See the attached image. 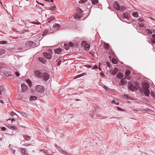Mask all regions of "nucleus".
<instances>
[{
  "mask_svg": "<svg viewBox=\"0 0 155 155\" xmlns=\"http://www.w3.org/2000/svg\"><path fill=\"white\" fill-rule=\"evenodd\" d=\"M142 87L140 89L141 92L143 93L145 96H148L150 94L149 84L147 82L142 83Z\"/></svg>",
  "mask_w": 155,
  "mask_h": 155,
  "instance_id": "obj_1",
  "label": "nucleus"
},
{
  "mask_svg": "<svg viewBox=\"0 0 155 155\" xmlns=\"http://www.w3.org/2000/svg\"><path fill=\"white\" fill-rule=\"evenodd\" d=\"M35 45L36 44L33 41H28L25 43V48L27 50L29 48L35 47Z\"/></svg>",
  "mask_w": 155,
  "mask_h": 155,
  "instance_id": "obj_2",
  "label": "nucleus"
},
{
  "mask_svg": "<svg viewBox=\"0 0 155 155\" xmlns=\"http://www.w3.org/2000/svg\"><path fill=\"white\" fill-rule=\"evenodd\" d=\"M35 89L36 91L40 94L43 93L45 91L44 87L40 85H37L35 87Z\"/></svg>",
  "mask_w": 155,
  "mask_h": 155,
  "instance_id": "obj_3",
  "label": "nucleus"
},
{
  "mask_svg": "<svg viewBox=\"0 0 155 155\" xmlns=\"http://www.w3.org/2000/svg\"><path fill=\"white\" fill-rule=\"evenodd\" d=\"M127 86L129 90L132 91H136L137 90V87L133 85V84L130 82H128Z\"/></svg>",
  "mask_w": 155,
  "mask_h": 155,
  "instance_id": "obj_4",
  "label": "nucleus"
},
{
  "mask_svg": "<svg viewBox=\"0 0 155 155\" xmlns=\"http://www.w3.org/2000/svg\"><path fill=\"white\" fill-rule=\"evenodd\" d=\"M49 78V74L47 72L43 73L42 74V77L41 78H42L45 81H48Z\"/></svg>",
  "mask_w": 155,
  "mask_h": 155,
  "instance_id": "obj_5",
  "label": "nucleus"
},
{
  "mask_svg": "<svg viewBox=\"0 0 155 155\" xmlns=\"http://www.w3.org/2000/svg\"><path fill=\"white\" fill-rule=\"evenodd\" d=\"M34 74L38 78H41L42 77V74L38 70H35Z\"/></svg>",
  "mask_w": 155,
  "mask_h": 155,
  "instance_id": "obj_6",
  "label": "nucleus"
},
{
  "mask_svg": "<svg viewBox=\"0 0 155 155\" xmlns=\"http://www.w3.org/2000/svg\"><path fill=\"white\" fill-rule=\"evenodd\" d=\"M61 28V25L58 24H55L53 26V29L55 31H57L60 29Z\"/></svg>",
  "mask_w": 155,
  "mask_h": 155,
  "instance_id": "obj_7",
  "label": "nucleus"
},
{
  "mask_svg": "<svg viewBox=\"0 0 155 155\" xmlns=\"http://www.w3.org/2000/svg\"><path fill=\"white\" fill-rule=\"evenodd\" d=\"M82 44H83V45L84 44H85V45L84 46V49L85 50L87 51L89 49V48H90V45L89 44H87V42L85 41H83L82 42Z\"/></svg>",
  "mask_w": 155,
  "mask_h": 155,
  "instance_id": "obj_8",
  "label": "nucleus"
},
{
  "mask_svg": "<svg viewBox=\"0 0 155 155\" xmlns=\"http://www.w3.org/2000/svg\"><path fill=\"white\" fill-rule=\"evenodd\" d=\"M127 81L125 78H123L120 80V82L119 83V84L121 86H123L124 84H127Z\"/></svg>",
  "mask_w": 155,
  "mask_h": 155,
  "instance_id": "obj_9",
  "label": "nucleus"
},
{
  "mask_svg": "<svg viewBox=\"0 0 155 155\" xmlns=\"http://www.w3.org/2000/svg\"><path fill=\"white\" fill-rule=\"evenodd\" d=\"M81 12H78L76 13L75 15V16L74 17L77 18L79 19H80L81 18L82 16L81 13L83 12V11L81 9H80Z\"/></svg>",
  "mask_w": 155,
  "mask_h": 155,
  "instance_id": "obj_10",
  "label": "nucleus"
},
{
  "mask_svg": "<svg viewBox=\"0 0 155 155\" xmlns=\"http://www.w3.org/2000/svg\"><path fill=\"white\" fill-rule=\"evenodd\" d=\"M44 56L47 59H50L51 58V55L49 53L47 52H44L43 53Z\"/></svg>",
  "mask_w": 155,
  "mask_h": 155,
  "instance_id": "obj_11",
  "label": "nucleus"
},
{
  "mask_svg": "<svg viewBox=\"0 0 155 155\" xmlns=\"http://www.w3.org/2000/svg\"><path fill=\"white\" fill-rule=\"evenodd\" d=\"M114 8L117 10H120V5L117 2H115L114 3Z\"/></svg>",
  "mask_w": 155,
  "mask_h": 155,
  "instance_id": "obj_12",
  "label": "nucleus"
},
{
  "mask_svg": "<svg viewBox=\"0 0 155 155\" xmlns=\"http://www.w3.org/2000/svg\"><path fill=\"white\" fill-rule=\"evenodd\" d=\"M21 88L23 91L25 92L27 90L28 86H27L25 85L24 84H21Z\"/></svg>",
  "mask_w": 155,
  "mask_h": 155,
  "instance_id": "obj_13",
  "label": "nucleus"
},
{
  "mask_svg": "<svg viewBox=\"0 0 155 155\" xmlns=\"http://www.w3.org/2000/svg\"><path fill=\"white\" fill-rule=\"evenodd\" d=\"M60 152L62 154H64L66 155H71V154L63 150H60Z\"/></svg>",
  "mask_w": 155,
  "mask_h": 155,
  "instance_id": "obj_14",
  "label": "nucleus"
},
{
  "mask_svg": "<svg viewBox=\"0 0 155 155\" xmlns=\"http://www.w3.org/2000/svg\"><path fill=\"white\" fill-rule=\"evenodd\" d=\"M62 51V50L60 48L56 49L54 50L55 53L58 54H59Z\"/></svg>",
  "mask_w": 155,
  "mask_h": 155,
  "instance_id": "obj_15",
  "label": "nucleus"
},
{
  "mask_svg": "<svg viewBox=\"0 0 155 155\" xmlns=\"http://www.w3.org/2000/svg\"><path fill=\"white\" fill-rule=\"evenodd\" d=\"M58 119L59 120L61 121V123H63L65 121H64V117L62 115H61L60 116Z\"/></svg>",
  "mask_w": 155,
  "mask_h": 155,
  "instance_id": "obj_16",
  "label": "nucleus"
},
{
  "mask_svg": "<svg viewBox=\"0 0 155 155\" xmlns=\"http://www.w3.org/2000/svg\"><path fill=\"white\" fill-rule=\"evenodd\" d=\"M38 59L39 61L41 62L42 63L45 64V60L44 58L39 57Z\"/></svg>",
  "mask_w": 155,
  "mask_h": 155,
  "instance_id": "obj_17",
  "label": "nucleus"
},
{
  "mask_svg": "<svg viewBox=\"0 0 155 155\" xmlns=\"http://www.w3.org/2000/svg\"><path fill=\"white\" fill-rule=\"evenodd\" d=\"M123 76V74L121 73L120 72L118 73L116 75L117 77L119 79H120L121 78H122Z\"/></svg>",
  "mask_w": 155,
  "mask_h": 155,
  "instance_id": "obj_18",
  "label": "nucleus"
},
{
  "mask_svg": "<svg viewBox=\"0 0 155 155\" xmlns=\"http://www.w3.org/2000/svg\"><path fill=\"white\" fill-rule=\"evenodd\" d=\"M51 33L48 30H45L42 33V35L43 36H45Z\"/></svg>",
  "mask_w": 155,
  "mask_h": 155,
  "instance_id": "obj_19",
  "label": "nucleus"
},
{
  "mask_svg": "<svg viewBox=\"0 0 155 155\" xmlns=\"http://www.w3.org/2000/svg\"><path fill=\"white\" fill-rule=\"evenodd\" d=\"M118 71V70L117 68H114V69H113V71L111 73L112 75H115L117 72Z\"/></svg>",
  "mask_w": 155,
  "mask_h": 155,
  "instance_id": "obj_20",
  "label": "nucleus"
},
{
  "mask_svg": "<svg viewBox=\"0 0 155 155\" xmlns=\"http://www.w3.org/2000/svg\"><path fill=\"white\" fill-rule=\"evenodd\" d=\"M123 16L125 18L128 19H129V18L128 14L126 12H124L123 13Z\"/></svg>",
  "mask_w": 155,
  "mask_h": 155,
  "instance_id": "obj_21",
  "label": "nucleus"
},
{
  "mask_svg": "<svg viewBox=\"0 0 155 155\" xmlns=\"http://www.w3.org/2000/svg\"><path fill=\"white\" fill-rule=\"evenodd\" d=\"M11 72H8L7 71H5L3 73L4 75L8 77L10 75H11Z\"/></svg>",
  "mask_w": 155,
  "mask_h": 155,
  "instance_id": "obj_22",
  "label": "nucleus"
},
{
  "mask_svg": "<svg viewBox=\"0 0 155 155\" xmlns=\"http://www.w3.org/2000/svg\"><path fill=\"white\" fill-rule=\"evenodd\" d=\"M37 97L35 96H31L30 97V101L35 100L37 99Z\"/></svg>",
  "mask_w": 155,
  "mask_h": 155,
  "instance_id": "obj_23",
  "label": "nucleus"
},
{
  "mask_svg": "<svg viewBox=\"0 0 155 155\" xmlns=\"http://www.w3.org/2000/svg\"><path fill=\"white\" fill-rule=\"evenodd\" d=\"M26 82L28 84L30 87H31L32 86V83L30 80L29 79H27L26 80Z\"/></svg>",
  "mask_w": 155,
  "mask_h": 155,
  "instance_id": "obj_24",
  "label": "nucleus"
},
{
  "mask_svg": "<svg viewBox=\"0 0 155 155\" xmlns=\"http://www.w3.org/2000/svg\"><path fill=\"white\" fill-rule=\"evenodd\" d=\"M64 48L67 50H68L69 48V45L68 44L65 43L64 45Z\"/></svg>",
  "mask_w": 155,
  "mask_h": 155,
  "instance_id": "obj_25",
  "label": "nucleus"
},
{
  "mask_svg": "<svg viewBox=\"0 0 155 155\" xmlns=\"http://www.w3.org/2000/svg\"><path fill=\"white\" fill-rule=\"evenodd\" d=\"M132 15L135 18H137L138 17V13L137 12H134L132 13Z\"/></svg>",
  "mask_w": 155,
  "mask_h": 155,
  "instance_id": "obj_26",
  "label": "nucleus"
},
{
  "mask_svg": "<svg viewBox=\"0 0 155 155\" xmlns=\"http://www.w3.org/2000/svg\"><path fill=\"white\" fill-rule=\"evenodd\" d=\"M21 153L22 155H26L27 154L26 153V151L25 149H23L21 150Z\"/></svg>",
  "mask_w": 155,
  "mask_h": 155,
  "instance_id": "obj_27",
  "label": "nucleus"
},
{
  "mask_svg": "<svg viewBox=\"0 0 155 155\" xmlns=\"http://www.w3.org/2000/svg\"><path fill=\"white\" fill-rule=\"evenodd\" d=\"M152 37L154 38L153 39H151V42L155 44V34L152 35Z\"/></svg>",
  "mask_w": 155,
  "mask_h": 155,
  "instance_id": "obj_28",
  "label": "nucleus"
},
{
  "mask_svg": "<svg viewBox=\"0 0 155 155\" xmlns=\"http://www.w3.org/2000/svg\"><path fill=\"white\" fill-rule=\"evenodd\" d=\"M19 113L20 114H21L24 117H26L27 116V114L25 112H20Z\"/></svg>",
  "mask_w": 155,
  "mask_h": 155,
  "instance_id": "obj_29",
  "label": "nucleus"
},
{
  "mask_svg": "<svg viewBox=\"0 0 155 155\" xmlns=\"http://www.w3.org/2000/svg\"><path fill=\"white\" fill-rule=\"evenodd\" d=\"M39 151L42 152L44 153L46 155H49V154H48V151L46 150H39Z\"/></svg>",
  "mask_w": 155,
  "mask_h": 155,
  "instance_id": "obj_30",
  "label": "nucleus"
},
{
  "mask_svg": "<svg viewBox=\"0 0 155 155\" xmlns=\"http://www.w3.org/2000/svg\"><path fill=\"white\" fill-rule=\"evenodd\" d=\"M91 2L93 4L95 5L98 3L99 1L98 0H91Z\"/></svg>",
  "mask_w": 155,
  "mask_h": 155,
  "instance_id": "obj_31",
  "label": "nucleus"
},
{
  "mask_svg": "<svg viewBox=\"0 0 155 155\" xmlns=\"http://www.w3.org/2000/svg\"><path fill=\"white\" fill-rule=\"evenodd\" d=\"M5 53V50L3 49H0V55H1Z\"/></svg>",
  "mask_w": 155,
  "mask_h": 155,
  "instance_id": "obj_32",
  "label": "nucleus"
},
{
  "mask_svg": "<svg viewBox=\"0 0 155 155\" xmlns=\"http://www.w3.org/2000/svg\"><path fill=\"white\" fill-rule=\"evenodd\" d=\"M125 74L126 75L128 76H129L130 74V71L128 70H127L125 71Z\"/></svg>",
  "mask_w": 155,
  "mask_h": 155,
  "instance_id": "obj_33",
  "label": "nucleus"
},
{
  "mask_svg": "<svg viewBox=\"0 0 155 155\" xmlns=\"http://www.w3.org/2000/svg\"><path fill=\"white\" fill-rule=\"evenodd\" d=\"M25 139L27 140H29L30 139V137L27 135H25L24 136Z\"/></svg>",
  "mask_w": 155,
  "mask_h": 155,
  "instance_id": "obj_34",
  "label": "nucleus"
},
{
  "mask_svg": "<svg viewBox=\"0 0 155 155\" xmlns=\"http://www.w3.org/2000/svg\"><path fill=\"white\" fill-rule=\"evenodd\" d=\"M104 47L105 49L107 50L108 49L109 47L108 44L107 43L104 44Z\"/></svg>",
  "mask_w": 155,
  "mask_h": 155,
  "instance_id": "obj_35",
  "label": "nucleus"
},
{
  "mask_svg": "<svg viewBox=\"0 0 155 155\" xmlns=\"http://www.w3.org/2000/svg\"><path fill=\"white\" fill-rule=\"evenodd\" d=\"M112 63L114 64H116L117 63V60L113 58L112 60Z\"/></svg>",
  "mask_w": 155,
  "mask_h": 155,
  "instance_id": "obj_36",
  "label": "nucleus"
},
{
  "mask_svg": "<svg viewBox=\"0 0 155 155\" xmlns=\"http://www.w3.org/2000/svg\"><path fill=\"white\" fill-rule=\"evenodd\" d=\"M87 0H80L79 1V4H83L86 2Z\"/></svg>",
  "mask_w": 155,
  "mask_h": 155,
  "instance_id": "obj_37",
  "label": "nucleus"
},
{
  "mask_svg": "<svg viewBox=\"0 0 155 155\" xmlns=\"http://www.w3.org/2000/svg\"><path fill=\"white\" fill-rule=\"evenodd\" d=\"M112 103H115L116 104L118 105H119V103L118 101H115L114 100H113L112 101Z\"/></svg>",
  "mask_w": 155,
  "mask_h": 155,
  "instance_id": "obj_38",
  "label": "nucleus"
},
{
  "mask_svg": "<svg viewBox=\"0 0 155 155\" xmlns=\"http://www.w3.org/2000/svg\"><path fill=\"white\" fill-rule=\"evenodd\" d=\"M5 90V88L3 86H0V91L3 92Z\"/></svg>",
  "mask_w": 155,
  "mask_h": 155,
  "instance_id": "obj_39",
  "label": "nucleus"
},
{
  "mask_svg": "<svg viewBox=\"0 0 155 155\" xmlns=\"http://www.w3.org/2000/svg\"><path fill=\"white\" fill-rule=\"evenodd\" d=\"M83 75V74H79L77 75L74 78H79Z\"/></svg>",
  "mask_w": 155,
  "mask_h": 155,
  "instance_id": "obj_40",
  "label": "nucleus"
},
{
  "mask_svg": "<svg viewBox=\"0 0 155 155\" xmlns=\"http://www.w3.org/2000/svg\"><path fill=\"white\" fill-rule=\"evenodd\" d=\"M69 47L70 46V47H73L74 46V44L73 43L71 42H70L69 43Z\"/></svg>",
  "mask_w": 155,
  "mask_h": 155,
  "instance_id": "obj_41",
  "label": "nucleus"
},
{
  "mask_svg": "<svg viewBox=\"0 0 155 155\" xmlns=\"http://www.w3.org/2000/svg\"><path fill=\"white\" fill-rule=\"evenodd\" d=\"M10 114L13 116H14V115H15L16 116H17V115L15 113L13 112H11L10 113Z\"/></svg>",
  "mask_w": 155,
  "mask_h": 155,
  "instance_id": "obj_42",
  "label": "nucleus"
},
{
  "mask_svg": "<svg viewBox=\"0 0 155 155\" xmlns=\"http://www.w3.org/2000/svg\"><path fill=\"white\" fill-rule=\"evenodd\" d=\"M55 18L54 17H51L48 20V21L49 22H50L52 20H54Z\"/></svg>",
  "mask_w": 155,
  "mask_h": 155,
  "instance_id": "obj_43",
  "label": "nucleus"
},
{
  "mask_svg": "<svg viewBox=\"0 0 155 155\" xmlns=\"http://www.w3.org/2000/svg\"><path fill=\"white\" fill-rule=\"evenodd\" d=\"M55 8H56L55 6H52L51 8L49 7V9L51 10H54L55 9Z\"/></svg>",
  "mask_w": 155,
  "mask_h": 155,
  "instance_id": "obj_44",
  "label": "nucleus"
},
{
  "mask_svg": "<svg viewBox=\"0 0 155 155\" xmlns=\"http://www.w3.org/2000/svg\"><path fill=\"white\" fill-rule=\"evenodd\" d=\"M6 42L7 41H0V43L2 44H5Z\"/></svg>",
  "mask_w": 155,
  "mask_h": 155,
  "instance_id": "obj_45",
  "label": "nucleus"
},
{
  "mask_svg": "<svg viewBox=\"0 0 155 155\" xmlns=\"http://www.w3.org/2000/svg\"><path fill=\"white\" fill-rule=\"evenodd\" d=\"M150 94L152 97H154L155 96L154 92L153 91H151V92Z\"/></svg>",
  "mask_w": 155,
  "mask_h": 155,
  "instance_id": "obj_46",
  "label": "nucleus"
},
{
  "mask_svg": "<svg viewBox=\"0 0 155 155\" xmlns=\"http://www.w3.org/2000/svg\"><path fill=\"white\" fill-rule=\"evenodd\" d=\"M18 49L19 50H26V49L25 48V47H24L23 48L18 47Z\"/></svg>",
  "mask_w": 155,
  "mask_h": 155,
  "instance_id": "obj_47",
  "label": "nucleus"
},
{
  "mask_svg": "<svg viewBox=\"0 0 155 155\" xmlns=\"http://www.w3.org/2000/svg\"><path fill=\"white\" fill-rule=\"evenodd\" d=\"M9 127L13 129H15L16 128V127L15 126H10Z\"/></svg>",
  "mask_w": 155,
  "mask_h": 155,
  "instance_id": "obj_48",
  "label": "nucleus"
},
{
  "mask_svg": "<svg viewBox=\"0 0 155 155\" xmlns=\"http://www.w3.org/2000/svg\"><path fill=\"white\" fill-rule=\"evenodd\" d=\"M136 87H138L139 86V84L138 82H136L135 84Z\"/></svg>",
  "mask_w": 155,
  "mask_h": 155,
  "instance_id": "obj_49",
  "label": "nucleus"
},
{
  "mask_svg": "<svg viewBox=\"0 0 155 155\" xmlns=\"http://www.w3.org/2000/svg\"><path fill=\"white\" fill-rule=\"evenodd\" d=\"M15 74H16V75L17 76H18V77L19 76V75H20V74L19 73V72H17V71L15 72Z\"/></svg>",
  "mask_w": 155,
  "mask_h": 155,
  "instance_id": "obj_50",
  "label": "nucleus"
},
{
  "mask_svg": "<svg viewBox=\"0 0 155 155\" xmlns=\"http://www.w3.org/2000/svg\"><path fill=\"white\" fill-rule=\"evenodd\" d=\"M6 129V128L5 127H1V130L2 131H5Z\"/></svg>",
  "mask_w": 155,
  "mask_h": 155,
  "instance_id": "obj_51",
  "label": "nucleus"
},
{
  "mask_svg": "<svg viewBox=\"0 0 155 155\" xmlns=\"http://www.w3.org/2000/svg\"><path fill=\"white\" fill-rule=\"evenodd\" d=\"M116 107L117 109V110H120V111H122L123 110V109H122L121 108L118 107Z\"/></svg>",
  "mask_w": 155,
  "mask_h": 155,
  "instance_id": "obj_52",
  "label": "nucleus"
},
{
  "mask_svg": "<svg viewBox=\"0 0 155 155\" xmlns=\"http://www.w3.org/2000/svg\"><path fill=\"white\" fill-rule=\"evenodd\" d=\"M148 33L149 34H151L152 33V31L150 30H149V29H148Z\"/></svg>",
  "mask_w": 155,
  "mask_h": 155,
  "instance_id": "obj_53",
  "label": "nucleus"
},
{
  "mask_svg": "<svg viewBox=\"0 0 155 155\" xmlns=\"http://www.w3.org/2000/svg\"><path fill=\"white\" fill-rule=\"evenodd\" d=\"M104 88L105 89L106 91H108V89L109 88L107 87V86H104Z\"/></svg>",
  "mask_w": 155,
  "mask_h": 155,
  "instance_id": "obj_54",
  "label": "nucleus"
},
{
  "mask_svg": "<svg viewBox=\"0 0 155 155\" xmlns=\"http://www.w3.org/2000/svg\"><path fill=\"white\" fill-rule=\"evenodd\" d=\"M61 61H59L57 63V65L59 66L61 63Z\"/></svg>",
  "mask_w": 155,
  "mask_h": 155,
  "instance_id": "obj_55",
  "label": "nucleus"
},
{
  "mask_svg": "<svg viewBox=\"0 0 155 155\" xmlns=\"http://www.w3.org/2000/svg\"><path fill=\"white\" fill-rule=\"evenodd\" d=\"M107 66H108V67L109 68H110V67L111 66V65H110L109 64V63H107Z\"/></svg>",
  "mask_w": 155,
  "mask_h": 155,
  "instance_id": "obj_56",
  "label": "nucleus"
},
{
  "mask_svg": "<svg viewBox=\"0 0 155 155\" xmlns=\"http://www.w3.org/2000/svg\"><path fill=\"white\" fill-rule=\"evenodd\" d=\"M31 23L33 24H34L38 25V24H39L38 23H37V22H35V21L32 22H31Z\"/></svg>",
  "mask_w": 155,
  "mask_h": 155,
  "instance_id": "obj_57",
  "label": "nucleus"
},
{
  "mask_svg": "<svg viewBox=\"0 0 155 155\" xmlns=\"http://www.w3.org/2000/svg\"><path fill=\"white\" fill-rule=\"evenodd\" d=\"M0 102L2 104H3L4 103L3 101L1 100H0Z\"/></svg>",
  "mask_w": 155,
  "mask_h": 155,
  "instance_id": "obj_58",
  "label": "nucleus"
},
{
  "mask_svg": "<svg viewBox=\"0 0 155 155\" xmlns=\"http://www.w3.org/2000/svg\"><path fill=\"white\" fill-rule=\"evenodd\" d=\"M15 120L13 119V118H12V119H11V122L12 123L14 121H15Z\"/></svg>",
  "mask_w": 155,
  "mask_h": 155,
  "instance_id": "obj_59",
  "label": "nucleus"
},
{
  "mask_svg": "<svg viewBox=\"0 0 155 155\" xmlns=\"http://www.w3.org/2000/svg\"><path fill=\"white\" fill-rule=\"evenodd\" d=\"M94 69H97L98 68V66H95L94 68Z\"/></svg>",
  "mask_w": 155,
  "mask_h": 155,
  "instance_id": "obj_60",
  "label": "nucleus"
},
{
  "mask_svg": "<svg viewBox=\"0 0 155 155\" xmlns=\"http://www.w3.org/2000/svg\"><path fill=\"white\" fill-rule=\"evenodd\" d=\"M139 20L140 22H142L143 21V20L141 19H139Z\"/></svg>",
  "mask_w": 155,
  "mask_h": 155,
  "instance_id": "obj_61",
  "label": "nucleus"
},
{
  "mask_svg": "<svg viewBox=\"0 0 155 155\" xmlns=\"http://www.w3.org/2000/svg\"><path fill=\"white\" fill-rule=\"evenodd\" d=\"M2 137H0V141H1L2 140Z\"/></svg>",
  "mask_w": 155,
  "mask_h": 155,
  "instance_id": "obj_62",
  "label": "nucleus"
},
{
  "mask_svg": "<svg viewBox=\"0 0 155 155\" xmlns=\"http://www.w3.org/2000/svg\"><path fill=\"white\" fill-rule=\"evenodd\" d=\"M39 4H40V5H43V6H44V4H43L42 3H39Z\"/></svg>",
  "mask_w": 155,
  "mask_h": 155,
  "instance_id": "obj_63",
  "label": "nucleus"
},
{
  "mask_svg": "<svg viewBox=\"0 0 155 155\" xmlns=\"http://www.w3.org/2000/svg\"><path fill=\"white\" fill-rule=\"evenodd\" d=\"M101 75L103 76H104L105 75L103 73H101Z\"/></svg>",
  "mask_w": 155,
  "mask_h": 155,
  "instance_id": "obj_64",
  "label": "nucleus"
}]
</instances>
